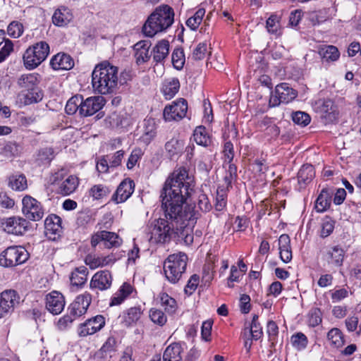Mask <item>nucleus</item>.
<instances>
[{"label": "nucleus", "mask_w": 361, "mask_h": 361, "mask_svg": "<svg viewBox=\"0 0 361 361\" xmlns=\"http://www.w3.org/2000/svg\"><path fill=\"white\" fill-rule=\"evenodd\" d=\"M65 299L63 295L56 290H54L46 296V308L53 314H60L65 307Z\"/></svg>", "instance_id": "15"}, {"label": "nucleus", "mask_w": 361, "mask_h": 361, "mask_svg": "<svg viewBox=\"0 0 361 361\" xmlns=\"http://www.w3.org/2000/svg\"><path fill=\"white\" fill-rule=\"evenodd\" d=\"M20 302V296L14 290H6L0 294V319L11 314Z\"/></svg>", "instance_id": "9"}, {"label": "nucleus", "mask_w": 361, "mask_h": 361, "mask_svg": "<svg viewBox=\"0 0 361 361\" xmlns=\"http://www.w3.org/2000/svg\"><path fill=\"white\" fill-rule=\"evenodd\" d=\"M7 32L11 37L18 38L23 32V26L20 23L13 21L8 25Z\"/></svg>", "instance_id": "55"}, {"label": "nucleus", "mask_w": 361, "mask_h": 361, "mask_svg": "<svg viewBox=\"0 0 361 361\" xmlns=\"http://www.w3.org/2000/svg\"><path fill=\"white\" fill-rule=\"evenodd\" d=\"M275 92L279 96L282 103L285 104L291 102L297 96V92L286 82L276 85Z\"/></svg>", "instance_id": "26"}, {"label": "nucleus", "mask_w": 361, "mask_h": 361, "mask_svg": "<svg viewBox=\"0 0 361 361\" xmlns=\"http://www.w3.org/2000/svg\"><path fill=\"white\" fill-rule=\"evenodd\" d=\"M279 254L281 259L288 263L292 259L290 239L288 235L282 234L279 238Z\"/></svg>", "instance_id": "23"}, {"label": "nucleus", "mask_w": 361, "mask_h": 361, "mask_svg": "<svg viewBox=\"0 0 361 361\" xmlns=\"http://www.w3.org/2000/svg\"><path fill=\"white\" fill-rule=\"evenodd\" d=\"M28 226L26 219L19 216H12L2 220L1 227L3 230L9 234L16 235H23Z\"/></svg>", "instance_id": "11"}, {"label": "nucleus", "mask_w": 361, "mask_h": 361, "mask_svg": "<svg viewBox=\"0 0 361 361\" xmlns=\"http://www.w3.org/2000/svg\"><path fill=\"white\" fill-rule=\"evenodd\" d=\"M193 185L184 168L176 170L166 180L160 197L165 219L154 220L148 226L152 243H166L175 233H182L195 220V210L185 203Z\"/></svg>", "instance_id": "1"}, {"label": "nucleus", "mask_w": 361, "mask_h": 361, "mask_svg": "<svg viewBox=\"0 0 361 361\" xmlns=\"http://www.w3.org/2000/svg\"><path fill=\"white\" fill-rule=\"evenodd\" d=\"M81 95H75L70 98L66 105V112L69 115H73L79 112L80 108Z\"/></svg>", "instance_id": "50"}, {"label": "nucleus", "mask_w": 361, "mask_h": 361, "mask_svg": "<svg viewBox=\"0 0 361 361\" xmlns=\"http://www.w3.org/2000/svg\"><path fill=\"white\" fill-rule=\"evenodd\" d=\"M20 151V145L16 142H8L1 149L0 154L6 159H11L18 156Z\"/></svg>", "instance_id": "41"}, {"label": "nucleus", "mask_w": 361, "mask_h": 361, "mask_svg": "<svg viewBox=\"0 0 361 361\" xmlns=\"http://www.w3.org/2000/svg\"><path fill=\"white\" fill-rule=\"evenodd\" d=\"M38 78L37 73L23 74L19 78L18 85L25 90H34L39 82Z\"/></svg>", "instance_id": "29"}, {"label": "nucleus", "mask_w": 361, "mask_h": 361, "mask_svg": "<svg viewBox=\"0 0 361 361\" xmlns=\"http://www.w3.org/2000/svg\"><path fill=\"white\" fill-rule=\"evenodd\" d=\"M174 21L173 9L166 4H162L148 16L142 26L143 34L149 37L169 29Z\"/></svg>", "instance_id": "3"}, {"label": "nucleus", "mask_w": 361, "mask_h": 361, "mask_svg": "<svg viewBox=\"0 0 361 361\" xmlns=\"http://www.w3.org/2000/svg\"><path fill=\"white\" fill-rule=\"evenodd\" d=\"M23 213L25 216L34 221H39L44 216L41 204L33 197L26 195L23 199Z\"/></svg>", "instance_id": "10"}, {"label": "nucleus", "mask_w": 361, "mask_h": 361, "mask_svg": "<svg viewBox=\"0 0 361 361\" xmlns=\"http://www.w3.org/2000/svg\"><path fill=\"white\" fill-rule=\"evenodd\" d=\"M142 311L140 307H130L123 315V323L126 326L135 324L140 318Z\"/></svg>", "instance_id": "37"}, {"label": "nucleus", "mask_w": 361, "mask_h": 361, "mask_svg": "<svg viewBox=\"0 0 361 361\" xmlns=\"http://www.w3.org/2000/svg\"><path fill=\"white\" fill-rule=\"evenodd\" d=\"M144 132L140 137V140L145 144L148 145L156 136L155 121L152 118L145 120Z\"/></svg>", "instance_id": "34"}, {"label": "nucleus", "mask_w": 361, "mask_h": 361, "mask_svg": "<svg viewBox=\"0 0 361 361\" xmlns=\"http://www.w3.org/2000/svg\"><path fill=\"white\" fill-rule=\"evenodd\" d=\"M317 109L321 117L324 118L326 122L332 123L337 120L338 110L337 106L332 100L326 99L319 102Z\"/></svg>", "instance_id": "16"}, {"label": "nucleus", "mask_w": 361, "mask_h": 361, "mask_svg": "<svg viewBox=\"0 0 361 361\" xmlns=\"http://www.w3.org/2000/svg\"><path fill=\"white\" fill-rule=\"evenodd\" d=\"M183 348L179 343H173L165 349L163 361H181Z\"/></svg>", "instance_id": "25"}, {"label": "nucleus", "mask_w": 361, "mask_h": 361, "mask_svg": "<svg viewBox=\"0 0 361 361\" xmlns=\"http://www.w3.org/2000/svg\"><path fill=\"white\" fill-rule=\"evenodd\" d=\"M319 54L323 62H334L337 61L340 56V52L337 47L333 45H327L319 49Z\"/></svg>", "instance_id": "31"}, {"label": "nucleus", "mask_w": 361, "mask_h": 361, "mask_svg": "<svg viewBox=\"0 0 361 361\" xmlns=\"http://www.w3.org/2000/svg\"><path fill=\"white\" fill-rule=\"evenodd\" d=\"M193 137L195 142L201 146L207 147L211 143L210 137L208 135L204 126H197L193 133Z\"/></svg>", "instance_id": "38"}, {"label": "nucleus", "mask_w": 361, "mask_h": 361, "mask_svg": "<svg viewBox=\"0 0 361 361\" xmlns=\"http://www.w3.org/2000/svg\"><path fill=\"white\" fill-rule=\"evenodd\" d=\"M334 229V223L331 220H327L322 223L320 235L322 238L329 236Z\"/></svg>", "instance_id": "61"}, {"label": "nucleus", "mask_w": 361, "mask_h": 361, "mask_svg": "<svg viewBox=\"0 0 361 361\" xmlns=\"http://www.w3.org/2000/svg\"><path fill=\"white\" fill-rule=\"evenodd\" d=\"M106 100L102 96H93L83 99L81 95L79 114L81 116H90L101 110L105 105Z\"/></svg>", "instance_id": "8"}, {"label": "nucleus", "mask_w": 361, "mask_h": 361, "mask_svg": "<svg viewBox=\"0 0 361 361\" xmlns=\"http://www.w3.org/2000/svg\"><path fill=\"white\" fill-rule=\"evenodd\" d=\"M115 261L116 259L113 255H109L105 257L88 255L85 259V264L88 265L91 269L112 264Z\"/></svg>", "instance_id": "22"}, {"label": "nucleus", "mask_w": 361, "mask_h": 361, "mask_svg": "<svg viewBox=\"0 0 361 361\" xmlns=\"http://www.w3.org/2000/svg\"><path fill=\"white\" fill-rule=\"evenodd\" d=\"M73 19L71 11L66 6L59 7L52 16V23L58 27L67 25Z\"/></svg>", "instance_id": "20"}, {"label": "nucleus", "mask_w": 361, "mask_h": 361, "mask_svg": "<svg viewBox=\"0 0 361 361\" xmlns=\"http://www.w3.org/2000/svg\"><path fill=\"white\" fill-rule=\"evenodd\" d=\"M44 227L47 235H60L62 232L61 219L56 214H51L46 218Z\"/></svg>", "instance_id": "24"}, {"label": "nucleus", "mask_w": 361, "mask_h": 361, "mask_svg": "<svg viewBox=\"0 0 361 361\" xmlns=\"http://www.w3.org/2000/svg\"><path fill=\"white\" fill-rule=\"evenodd\" d=\"M88 270L84 267L75 268L70 275L71 283L73 286L81 288L87 280Z\"/></svg>", "instance_id": "27"}, {"label": "nucleus", "mask_w": 361, "mask_h": 361, "mask_svg": "<svg viewBox=\"0 0 361 361\" xmlns=\"http://www.w3.org/2000/svg\"><path fill=\"white\" fill-rule=\"evenodd\" d=\"M188 256L183 252L170 255L164 263V272L166 279L176 283L185 271Z\"/></svg>", "instance_id": "4"}, {"label": "nucleus", "mask_w": 361, "mask_h": 361, "mask_svg": "<svg viewBox=\"0 0 361 361\" xmlns=\"http://www.w3.org/2000/svg\"><path fill=\"white\" fill-rule=\"evenodd\" d=\"M122 244V239L116 233L104 231V247L110 249L118 247Z\"/></svg>", "instance_id": "44"}, {"label": "nucleus", "mask_w": 361, "mask_h": 361, "mask_svg": "<svg viewBox=\"0 0 361 361\" xmlns=\"http://www.w3.org/2000/svg\"><path fill=\"white\" fill-rule=\"evenodd\" d=\"M49 54V46L46 42L41 41L29 47L23 57L25 67L29 70L37 68L47 59Z\"/></svg>", "instance_id": "5"}, {"label": "nucleus", "mask_w": 361, "mask_h": 361, "mask_svg": "<svg viewBox=\"0 0 361 361\" xmlns=\"http://www.w3.org/2000/svg\"><path fill=\"white\" fill-rule=\"evenodd\" d=\"M29 258V253L23 247L10 246L0 254V266L13 268L25 263Z\"/></svg>", "instance_id": "6"}, {"label": "nucleus", "mask_w": 361, "mask_h": 361, "mask_svg": "<svg viewBox=\"0 0 361 361\" xmlns=\"http://www.w3.org/2000/svg\"><path fill=\"white\" fill-rule=\"evenodd\" d=\"M187 111V101L180 98L165 106L163 112L164 118L168 122L179 121L186 116Z\"/></svg>", "instance_id": "7"}, {"label": "nucleus", "mask_w": 361, "mask_h": 361, "mask_svg": "<svg viewBox=\"0 0 361 361\" xmlns=\"http://www.w3.org/2000/svg\"><path fill=\"white\" fill-rule=\"evenodd\" d=\"M281 18L276 14H271L267 20L266 27L269 33L275 35H280L281 34Z\"/></svg>", "instance_id": "43"}, {"label": "nucleus", "mask_w": 361, "mask_h": 361, "mask_svg": "<svg viewBox=\"0 0 361 361\" xmlns=\"http://www.w3.org/2000/svg\"><path fill=\"white\" fill-rule=\"evenodd\" d=\"M267 332L268 334L269 341H274L279 334L278 326L274 321L268 322L267 326Z\"/></svg>", "instance_id": "62"}, {"label": "nucleus", "mask_w": 361, "mask_h": 361, "mask_svg": "<svg viewBox=\"0 0 361 361\" xmlns=\"http://www.w3.org/2000/svg\"><path fill=\"white\" fill-rule=\"evenodd\" d=\"M50 65L54 70H71L74 66L72 57L65 53H59L50 60Z\"/></svg>", "instance_id": "18"}, {"label": "nucleus", "mask_w": 361, "mask_h": 361, "mask_svg": "<svg viewBox=\"0 0 361 361\" xmlns=\"http://www.w3.org/2000/svg\"><path fill=\"white\" fill-rule=\"evenodd\" d=\"M359 319L357 316L348 317L345 321V326L348 331H356L357 334L361 333V327L358 326Z\"/></svg>", "instance_id": "56"}, {"label": "nucleus", "mask_w": 361, "mask_h": 361, "mask_svg": "<svg viewBox=\"0 0 361 361\" xmlns=\"http://www.w3.org/2000/svg\"><path fill=\"white\" fill-rule=\"evenodd\" d=\"M171 60L174 68L177 70H181L185 64V61L183 49H175L172 53Z\"/></svg>", "instance_id": "49"}, {"label": "nucleus", "mask_w": 361, "mask_h": 361, "mask_svg": "<svg viewBox=\"0 0 361 361\" xmlns=\"http://www.w3.org/2000/svg\"><path fill=\"white\" fill-rule=\"evenodd\" d=\"M113 276L109 270H102L96 272L91 279L90 287L103 291L111 288Z\"/></svg>", "instance_id": "13"}, {"label": "nucleus", "mask_w": 361, "mask_h": 361, "mask_svg": "<svg viewBox=\"0 0 361 361\" xmlns=\"http://www.w3.org/2000/svg\"><path fill=\"white\" fill-rule=\"evenodd\" d=\"M314 176V166L312 164H304L298 173V183L305 185L312 181Z\"/></svg>", "instance_id": "33"}, {"label": "nucleus", "mask_w": 361, "mask_h": 361, "mask_svg": "<svg viewBox=\"0 0 361 361\" xmlns=\"http://www.w3.org/2000/svg\"><path fill=\"white\" fill-rule=\"evenodd\" d=\"M227 193L223 188H218L216 190L215 209L217 211H222L226 207Z\"/></svg>", "instance_id": "51"}, {"label": "nucleus", "mask_w": 361, "mask_h": 361, "mask_svg": "<svg viewBox=\"0 0 361 361\" xmlns=\"http://www.w3.org/2000/svg\"><path fill=\"white\" fill-rule=\"evenodd\" d=\"M180 82L177 78L166 81L162 87V92L166 99H171L178 92Z\"/></svg>", "instance_id": "39"}, {"label": "nucleus", "mask_w": 361, "mask_h": 361, "mask_svg": "<svg viewBox=\"0 0 361 361\" xmlns=\"http://www.w3.org/2000/svg\"><path fill=\"white\" fill-rule=\"evenodd\" d=\"M78 178L75 176H69L59 186V193L68 195L73 192L78 185Z\"/></svg>", "instance_id": "36"}, {"label": "nucleus", "mask_w": 361, "mask_h": 361, "mask_svg": "<svg viewBox=\"0 0 361 361\" xmlns=\"http://www.w3.org/2000/svg\"><path fill=\"white\" fill-rule=\"evenodd\" d=\"M322 312L319 308H312L308 314V324L312 327H315L321 324Z\"/></svg>", "instance_id": "53"}, {"label": "nucleus", "mask_w": 361, "mask_h": 361, "mask_svg": "<svg viewBox=\"0 0 361 361\" xmlns=\"http://www.w3.org/2000/svg\"><path fill=\"white\" fill-rule=\"evenodd\" d=\"M292 345L298 350L306 348L308 344L307 337L302 332H297L290 337Z\"/></svg>", "instance_id": "45"}, {"label": "nucleus", "mask_w": 361, "mask_h": 361, "mask_svg": "<svg viewBox=\"0 0 361 361\" xmlns=\"http://www.w3.org/2000/svg\"><path fill=\"white\" fill-rule=\"evenodd\" d=\"M92 302V295L88 292L78 295L71 304L68 310L74 317H78L86 313Z\"/></svg>", "instance_id": "12"}, {"label": "nucleus", "mask_w": 361, "mask_h": 361, "mask_svg": "<svg viewBox=\"0 0 361 361\" xmlns=\"http://www.w3.org/2000/svg\"><path fill=\"white\" fill-rule=\"evenodd\" d=\"M212 321L211 320H207L204 322L202 324L201 327V334L202 337L204 341H209L210 336H211V331H212Z\"/></svg>", "instance_id": "63"}, {"label": "nucleus", "mask_w": 361, "mask_h": 361, "mask_svg": "<svg viewBox=\"0 0 361 361\" xmlns=\"http://www.w3.org/2000/svg\"><path fill=\"white\" fill-rule=\"evenodd\" d=\"M293 121L301 126H307L311 121L310 116L307 113L302 111H297L292 114Z\"/></svg>", "instance_id": "54"}, {"label": "nucleus", "mask_w": 361, "mask_h": 361, "mask_svg": "<svg viewBox=\"0 0 361 361\" xmlns=\"http://www.w3.org/2000/svg\"><path fill=\"white\" fill-rule=\"evenodd\" d=\"M105 325V318L102 315H97L87 319L79 327V335L86 336L92 335L101 330Z\"/></svg>", "instance_id": "14"}, {"label": "nucleus", "mask_w": 361, "mask_h": 361, "mask_svg": "<svg viewBox=\"0 0 361 361\" xmlns=\"http://www.w3.org/2000/svg\"><path fill=\"white\" fill-rule=\"evenodd\" d=\"M149 317L153 323L159 326L164 325L167 321L165 314L161 310L154 308L149 310Z\"/></svg>", "instance_id": "52"}, {"label": "nucleus", "mask_w": 361, "mask_h": 361, "mask_svg": "<svg viewBox=\"0 0 361 361\" xmlns=\"http://www.w3.org/2000/svg\"><path fill=\"white\" fill-rule=\"evenodd\" d=\"M258 315L254 314L252 322L248 328L245 329L243 334V337L250 336L254 340L259 339L262 336V328L258 322Z\"/></svg>", "instance_id": "32"}, {"label": "nucleus", "mask_w": 361, "mask_h": 361, "mask_svg": "<svg viewBox=\"0 0 361 361\" xmlns=\"http://www.w3.org/2000/svg\"><path fill=\"white\" fill-rule=\"evenodd\" d=\"M197 205L198 207L204 212H208L212 207L207 196L204 194L199 195Z\"/></svg>", "instance_id": "64"}, {"label": "nucleus", "mask_w": 361, "mask_h": 361, "mask_svg": "<svg viewBox=\"0 0 361 361\" xmlns=\"http://www.w3.org/2000/svg\"><path fill=\"white\" fill-rule=\"evenodd\" d=\"M160 300L161 305L165 308V310L169 313H173L176 310L177 305L175 299L169 296L166 293L160 294Z\"/></svg>", "instance_id": "48"}, {"label": "nucleus", "mask_w": 361, "mask_h": 361, "mask_svg": "<svg viewBox=\"0 0 361 361\" xmlns=\"http://www.w3.org/2000/svg\"><path fill=\"white\" fill-rule=\"evenodd\" d=\"M204 15L205 9L202 8H199L192 17L187 20V26L189 27L192 30H196L202 23Z\"/></svg>", "instance_id": "46"}, {"label": "nucleus", "mask_w": 361, "mask_h": 361, "mask_svg": "<svg viewBox=\"0 0 361 361\" xmlns=\"http://www.w3.org/2000/svg\"><path fill=\"white\" fill-rule=\"evenodd\" d=\"M181 147V143L176 139H171L165 145L166 150L169 152L170 156L177 154L180 151Z\"/></svg>", "instance_id": "58"}, {"label": "nucleus", "mask_w": 361, "mask_h": 361, "mask_svg": "<svg viewBox=\"0 0 361 361\" xmlns=\"http://www.w3.org/2000/svg\"><path fill=\"white\" fill-rule=\"evenodd\" d=\"M200 282V277L197 274H193L188 280L185 286L184 291L188 295H191L197 289Z\"/></svg>", "instance_id": "57"}, {"label": "nucleus", "mask_w": 361, "mask_h": 361, "mask_svg": "<svg viewBox=\"0 0 361 361\" xmlns=\"http://www.w3.org/2000/svg\"><path fill=\"white\" fill-rule=\"evenodd\" d=\"M135 188L134 182L130 178L123 180L112 196V200L116 204L126 201L133 194Z\"/></svg>", "instance_id": "17"}, {"label": "nucleus", "mask_w": 361, "mask_h": 361, "mask_svg": "<svg viewBox=\"0 0 361 361\" xmlns=\"http://www.w3.org/2000/svg\"><path fill=\"white\" fill-rule=\"evenodd\" d=\"M13 49V44L9 39L5 40L4 47L0 49V63L8 57Z\"/></svg>", "instance_id": "60"}, {"label": "nucleus", "mask_w": 361, "mask_h": 361, "mask_svg": "<svg viewBox=\"0 0 361 361\" xmlns=\"http://www.w3.org/2000/svg\"><path fill=\"white\" fill-rule=\"evenodd\" d=\"M8 185L16 191H23L27 187L26 177L23 174L12 175L8 178Z\"/></svg>", "instance_id": "40"}, {"label": "nucleus", "mask_w": 361, "mask_h": 361, "mask_svg": "<svg viewBox=\"0 0 361 361\" xmlns=\"http://www.w3.org/2000/svg\"><path fill=\"white\" fill-rule=\"evenodd\" d=\"M151 43L149 41H140L134 45L135 57L137 64L147 62L151 57L149 51Z\"/></svg>", "instance_id": "21"}, {"label": "nucleus", "mask_w": 361, "mask_h": 361, "mask_svg": "<svg viewBox=\"0 0 361 361\" xmlns=\"http://www.w3.org/2000/svg\"><path fill=\"white\" fill-rule=\"evenodd\" d=\"M327 338L331 345L337 348L342 347L345 343L343 334L338 328L331 329L327 334Z\"/></svg>", "instance_id": "42"}, {"label": "nucleus", "mask_w": 361, "mask_h": 361, "mask_svg": "<svg viewBox=\"0 0 361 361\" xmlns=\"http://www.w3.org/2000/svg\"><path fill=\"white\" fill-rule=\"evenodd\" d=\"M118 68L109 61H103L95 66L92 73V85L94 92L101 94H109L118 89Z\"/></svg>", "instance_id": "2"}, {"label": "nucleus", "mask_w": 361, "mask_h": 361, "mask_svg": "<svg viewBox=\"0 0 361 361\" xmlns=\"http://www.w3.org/2000/svg\"><path fill=\"white\" fill-rule=\"evenodd\" d=\"M109 188L104 185H94L90 190V195L94 200H100L107 196L110 193Z\"/></svg>", "instance_id": "47"}, {"label": "nucleus", "mask_w": 361, "mask_h": 361, "mask_svg": "<svg viewBox=\"0 0 361 361\" xmlns=\"http://www.w3.org/2000/svg\"><path fill=\"white\" fill-rule=\"evenodd\" d=\"M169 42L166 39L158 42L151 51L154 61L157 63L162 62L169 55Z\"/></svg>", "instance_id": "28"}, {"label": "nucleus", "mask_w": 361, "mask_h": 361, "mask_svg": "<svg viewBox=\"0 0 361 361\" xmlns=\"http://www.w3.org/2000/svg\"><path fill=\"white\" fill-rule=\"evenodd\" d=\"M331 196L329 190L323 189L316 200L315 208L317 211L318 212H324L327 210L331 205Z\"/></svg>", "instance_id": "35"}, {"label": "nucleus", "mask_w": 361, "mask_h": 361, "mask_svg": "<svg viewBox=\"0 0 361 361\" xmlns=\"http://www.w3.org/2000/svg\"><path fill=\"white\" fill-rule=\"evenodd\" d=\"M345 257L344 250L339 245H335L327 248L324 259L328 264H333L336 267H341Z\"/></svg>", "instance_id": "19"}, {"label": "nucleus", "mask_w": 361, "mask_h": 361, "mask_svg": "<svg viewBox=\"0 0 361 361\" xmlns=\"http://www.w3.org/2000/svg\"><path fill=\"white\" fill-rule=\"evenodd\" d=\"M207 51V44L206 42H200L194 49L192 57L194 60H202L204 58Z\"/></svg>", "instance_id": "59"}, {"label": "nucleus", "mask_w": 361, "mask_h": 361, "mask_svg": "<svg viewBox=\"0 0 361 361\" xmlns=\"http://www.w3.org/2000/svg\"><path fill=\"white\" fill-rule=\"evenodd\" d=\"M54 158V151L52 147H42L38 150L35 156V162L39 166H47Z\"/></svg>", "instance_id": "30"}]
</instances>
